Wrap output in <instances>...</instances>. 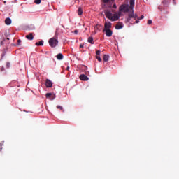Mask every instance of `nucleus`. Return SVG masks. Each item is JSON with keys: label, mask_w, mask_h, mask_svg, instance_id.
<instances>
[{"label": "nucleus", "mask_w": 179, "mask_h": 179, "mask_svg": "<svg viewBox=\"0 0 179 179\" xmlns=\"http://www.w3.org/2000/svg\"><path fill=\"white\" fill-rule=\"evenodd\" d=\"M12 20L10 18L8 17L5 20V24H7V26H9V24H11Z\"/></svg>", "instance_id": "f8f14e48"}, {"label": "nucleus", "mask_w": 179, "mask_h": 179, "mask_svg": "<svg viewBox=\"0 0 179 179\" xmlns=\"http://www.w3.org/2000/svg\"><path fill=\"white\" fill-rule=\"evenodd\" d=\"M113 8H114L115 9L117 8V5L113 4Z\"/></svg>", "instance_id": "473e14b6"}, {"label": "nucleus", "mask_w": 179, "mask_h": 179, "mask_svg": "<svg viewBox=\"0 0 179 179\" xmlns=\"http://www.w3.org/2000/svg\"><path fill=\"white\" fill-rule=\"evenodd\" d=\"M4 145H5V141H1V143H0V150H1V149H3V146H4Z\"/></svg>", "instance_id": "6ab92c4d"}, {"label": "nucleus", "mask_w": 179, "mask_h": 179, "mask_svg": "<svg viewBox=\"0 0 179 179\" xmlns=\"http://www.w3.org/2000/svg\"><path fill=\"white\" fill-rule=\"evenodd\" d=\"M96 58L99 62H101V57H100V56H96Z\"/></svg>", "instance_id": "5701e85b"}, {"label": "nucleus", "mask_w": 179, "mask_h": 179, "mask_svg": "<svg viewBox=\"0 0 179 179\" xmlns=\"http://www.w3.org/2000/svg\"><path fill=\"white\" fill-rule=\"evenodd\" d=\"M144 17H145V16L141 15V16L139 17V19H140V20H142V19H144Z\"/></svg>", "instance_id": "7c9ffc66"}, {"label": "nucleus", "mask_w": 179, "mask_h": 179, "mask_svg": "<svg viewBox=\"0 0 179 179\" xmlns=\"http://www.w3.org/2000/svg\"><path fill=\"white\" fill-rule=\"evenodd\" d=\"M164 13L165 15H169V11H166Z\"/></svg>", "instance_id": "f704fd0d"}, {"label": "nucleus", "mask_w": 179, "mask_h": 179, "mask_svg": "<svg viewBox=\"0 0 179 179\" xmlns=\"http://www.w3.org/2000/svg\"><path fill=\"white\" fill-rule=\"evenodd\" d=\"M129 9L130 11L128 13V17L127 18V23H129V22H131V19H136V17H138V15L137 14H134V8L135 7V0H130L129 1Z\"/></svg>", "instance_id": "f257e3e1"}, {"label": "nucleus", "mask_w": 179, "mask_h": 179, "mask_svg": "<svg viewBox=\"0 0 179 179\" xmlns=\"http://www.w3.org/2000/svg\"><path fill=\"white\" fill-rule=\"evenodd\" d=\"M105 15L106 16L107 19H109V20H111L112 22H115L119 18L118 16L113 17V13L108 10L105 11Z\"/></svg>", "instance_id": "7ed1b4c3"}, {"label": "nucleus", "mask_w": 179, "mask_h": 179, "mask_svg": "<svg viewBox=\"0 0 179 179\" xmlns=\"http://www.w3.org/2000/svg\"><path fill=\"white\" fill-rule=\"evenodd\" d=\"M25 38L30 41L33 40L34 38V36H33V33H29L28 35H26Z\"/></svg>", "instance_id": "9d476101"}, {"label": "nucleus", "mask_w": 179, "mask_h": 179, "mask_svg": "<svg viewBox=\"0 0 179 179\" xmlns=\"http://www.w3.org/2000/svg\"><path fill=\"white\" fill-rule=\"evenodd\" d=\"M49 45L52 48L58 45V34H55V36L49 40Z\"/></svg>", "instance_id": "f03ea898"}, {"label": "nucleus", "mask_w": 179, "mask_h": 179, "mask_svg": "<svg viewBox=\"0 0 179 179\" xmlns=\"http://www.w3.org/2000/svg\"><path fill=\"white\" fill-rule=\"evenodd\" d=\"M45 85L46 87H52V81L50 79H46Z\"/></svg>", "instance_id": "423d86ee"}, {"label": "nucleus", "mask_w": 179, "mask_h": 179, "mask_svg": "<svg viewBox=\"0 0 179 179\" xmlns=\"http://www.w3.org/2000/svg\"><path fill=\"white\" fill-rule=\"evenodd\" d=\"M78 14L79 15V16H80L83 14V10L82 9V8H80V7L78 8Z\"/></svg>", "instance_id": "4468645a"}, {"label": "nucleus", "mask_w": 179, "mask_h": 179, "mask_svg": "<svg viewBox=\"0 0 179 179\" xmlns=\"http://www.w3.org/2000/svg\"><path fill=\"white\" fill-rule=\"evenodd\" d=\"M46 99H48L50 100H54L56 97V96L52 93H47L45 94Z\"/></svg>", "instance_id": "39448f33"}, {"label": "nucleus", "mask_w": 179, "mask_h": 179, "mask_svg": "<svg viewBox=\"0 0 179 179\" xmlns=\"http://www.w3.org/2000/svg\"><path fill=\"white\" fill-rule=\"evenodd\" d=\"M100 50H96V56H100Z\"/></svg>", "instance_id": "a878e982"}, {"label": "nucleus", "mask_w": 179, "mask_h": 179, "mask_svg": "<svg viewBox=\"0 0 179 179\" xmlns=\"http://www.w3.org/2000/svg\"><path fill=\"white\" fill-rule=\"evenodd\" d=\"M134 20H136L135 23H139L140 18H139V17H138V15H137L136 19H135V18H134Z\"/></svg>", "instance_id": "4be33fe9"}, {"label": "nucleus", "mask_w": 179, "mask_h": 179, "mask_svg": "<svg viewBox=\"0 0 179 179\" xmlns=\"http://www.w3.org/2000/svg\"><path fill=\"white\" fill-rule=\"evenodd\" d=\"M80 80L87 81V80H89V77H87L85 74H81L80 76Z\"/></svg>", "instance_id": "1a4fd4ad"}, {"label": "nucleus", "mask_w": 179, "mask_h": 179, "mask_svg": "<svg viewBox=\"0 0 179 179\" xmlns=\"http://www.w3.org/2000/svg\"><path fill=\"white\" fill-rule=\"evenodd\" d=\"M173 5H177V3L176 2V0H173Z\"/></svg>", "instance_id": "2f4dec72"}, {"label": "nucleus", "mask_w": 179, "mask_h": 179, "mask_svg": "<svg viewBox=\"0 0 179 179\" xmlns=\"http://www.w3.org/2000/svg\"><path fill=\"white\" fill-rule=\"evenodd\" d=\"M152 20H149L148 21V24H152Z\"/></svg>", "instance_id": "cd10ccee"}, {"label": "nucleus", "mask_w": 179, "mask_h": 179, "mask_svg": "<svg viewBox=\"0 0 179 179\" xmlns=\"http://www.w3.org/2000/svg\"><path fill=\"white\" fill-rule=\"evenodd\" d=\"M66 71H69V66H67Z\"/></svg>", "instance_id": "c9c22d12"}, {"label": "nucleus", "mask_w": 179, "mask_h": 179, "mask_svg": "<svg viewBox=\"0 0 179 179\" xmlns=\"http://www.w3.org/2000/svg\"><path fill=\"white\" fill-rule=\"evenodd\" d=\"M119 10L120 12H124V13L127 12H131V8H129V5L127 4H123L122 6H120Z\"/></svg>", "instance_id": "20e7f679"}, {"label": "nucleus", "mask_w": 179, "mask_h": 179, "mask_svg": "<svg viewBox=\"0 0 179 179\" xmlns=\"http://www.w3.org/2000/svg\"><path fill=\"white\" fill-rule=\"evenodd\" d=\"M57 108H58V110H64V108L62 106H57Z\"/></svg>", "instance_id": "b1692460"}, {"label": "nucleus", "mask_w": 179, "mask_h": 179, "mask_svg": "<svg viewBox=\"0 0 179 179\" xmlns=\"http://www.w3.org/2000/svg\"><path fill=\"white\" fill-rule=\"evenodd\" d=\"M123 26L122 24H117L115 25V29L117 30H120V29H122Z\"/></svg>", "instance_id": "2eb2a0df"}, {"label": "nucleus", "mask_w": 179, "mask_h": 179, "mask_svg": "<svg viewBox=\"0 0 179 179\" xmlns=\"http://www.w3.org/2000/svg\"><path fill=\"white\" fill-rule=\"evenodd\" d=\"M78 33H79V31H78V29H76L74 31V34H78Z\"/></svg>", "instance_id": "c756f323"}, {"label": "nucleus", "mask_w": 179, "mask_h": 179, "mask_svg": "<svg viewBox=\"0 0 179 179\" xmlns=\"http://www.w3.org/2000/svg\"><path fill=\"white\" fill-rule=\"evenodd\" d=\"M57 59L59 60V61H61L62 59H64V55H62V53H59L57 54V55L56 56Z\"/></svg>", "instance_id": "9b49d317"}, {"label": "nucleus", "mask_w": 179, "mask_h": 179, "mask_svg": "<svg viewBox=\"0 0 179 179\" xmlns=\"http://www.w3.org/2000/svg\"><path fill=\"white\" fill-rule=\"evenodd\" d=\"M35 45H37V46H38V45H44V41H41L39 42H36L35 43Z\"/></svg>", "instance_id": "f3484780"}, {"label": "nucleus", "mask_w": 179, "mask_h": 179, "mask_svg": "<svg viewBox=\"0 0 179 179\" xmlns=\"http://www.w3.org/2000/svg\"><path fill=\"white\" fill-rule=\"evenodd\" d=\"M6 66H7V68H9V66H10V63L7 62L6 63Z\"/></svg>", "instance_id": "c85d7f7f"}, {"label": "nucleus", "mask_w": 179, "mask_h": 179, "mask_svg": "<svg viewBox=\"0 0 179 179\" xmlns=\"http://www.w3.org/2000/svg\"><path fill=\"white\" fill-rule=\"evenodd\" d=\"M88 43H90V44H94V41L93 39V37L88 38Z\"/></svg>", "instance_id": "a211bd4d"}, {"label": "nucleus", "mask_w": 179, "mask_h": 179, "mask_svg": "<svg viewBox=\"0 0 179 179\" xmlns=\"http://www.w3.org/2000/svg\"><path fill=\"white\" fill-rule=\"evenodd\" d=\"M104 3H108L110 2V0H102Z\"/></svg>", "instance_id": "393cba45"}, {"label": "nucleus", "mask_w": 179, "mask_h": 179, "mask_svg": "<svg viewBox=\"0 0 179 179\" xmlns=\"http://www.w3.org/2000/svg\"><path fill=\"white\" fill-rule=\"evenodd\" d=\"M34 2L36 5H40V3H41V0H35Z\"/></svg>", "instance_id": "412c9836"}, {"label": "nucleus", "mask_w": 179, "mask_h": 179, "mask_svg": "<svg viewBox=\"0 0 179 179\" xmlns=\"http://www.w3.org/2000/svg\"><path fill=\"white\" fill-rule=\"evenodd\" d=\"M111 1H114V0H111Z\"/></svg>", "instance_id": "e433bc0d"}, {"label": "nucleus", "mask_w": 179, "mask_h": 179, "mask_svg": "<svg viewBox=\"0 0 179 179\" xmlns=\"http://www.w3.org/2000/svg\"><path fill=\"white\" fill-rule=\"evenodd\" d=\"M20 43H22V40L18 39V40H17V45H20Z\"/></svg>", "instance_id": "bb28decb"}, {"label": "nucleus", "mask_w": 179, "mask_h": 179, "mask_svg": "<svg viewBox=\"0 0 179 179\" xmlns=\"http://www.w3.org/2000/svg\"><path fill=\"white\" fill-rule=\"evenodd\" d=\"M104 27H105V30H108V29H111V22H107V21H106Z\"/></svg>", "instance_id": "6e6552de"}, {"label": "nucleus", "mask_w": 179, "mask_h": 179, "mask_svg": "<svg viewBox=\"0 0 179 179\" xmlns=\"http://www.w3.org/2000/svg\"><path fill=\"white\" fill-rule=\"evenodd\" d=\"M80 48H83V45L80 44Z\"/></svg>", "instance_id": "72a5a7b5"}, {"label": "nucleus", "mask_w": 179, "mask_h": 179, "mask_svg": "<svg viewBox=\"0 0 179 179\" xmlns=\"http://www.w3.org/2000/svg\"><path fill=\"white\" fill-rule=\"evenodd\" d=\"M103 31H106L107 37H111L113 36V31L111 29H103Z\"/></svg>", "instance_id": "0eeeda50"}, {"label": "nucleus", "mask_w": 179, "mask_h": 179, "mask_svg": "<svg viewBox=\"0 0 179 179\" xmlns=\"http://www.w3.org/2000/svg\"><path fill=\"white\" fill-rule=\"evenodd\" d=\"M169 3H170L169 0H163L162 1V4L164 5V6H169Z\"/></svg>", "instance_id": "ddd939ff"}, {"label": "nucleus", "mask_w": 179, "mask_h": 179, "mask_svg": "<svg viewBox=\"0 0 179 179\" xmlns=\"http://www.w3.org/2000/svg\"><path fill=\"white\" fill-rule=\"evenodd\" d=\"M109 58H110V56H108V55H103V61L105 62H107L108 61Z\"/></svg>", "instance_id": "dca6fc26"}, {"label": "nucleus", "mask_w": 179, "mask_h": 179, "mask_svg": "<svg viewBox=\"0 0 179 179\" xmlns=\"http://www.w3.org/2000/svg\"><path fill=\"white\" fill-rule=\"evenodd\" d=\"M158 9H159V10H160V12H163V10H164L163 6H158Z\"/></svg>", "instance_id": "aec40b11"}]
</instances>
